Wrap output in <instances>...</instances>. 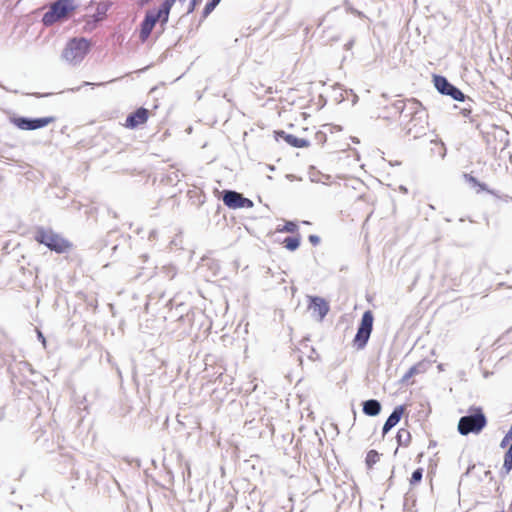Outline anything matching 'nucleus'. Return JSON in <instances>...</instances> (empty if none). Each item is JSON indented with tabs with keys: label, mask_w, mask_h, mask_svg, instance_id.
Instances as JSON below:
<instances>
[{
	"label": "nucleus",
	"mask_w": 512,
	"mask_h": 512,
	"mask_svg": "<svg viewBox=\"0 0 512 512\" xmlns=\"http://www.w3.org/2000/svg\"><path fill=\"white\" fill-rule=\"evenodd\" d=\"M308 128L305 127L302 129V132L293 134L287 133L285 131H275V137L278 140L279 138L283 139L288 145L295 148H307L311 145V140L307 136L306 132Z\"/></svg>",
	"instance_id": "obj_8"
},
{
	"label": "nucleus",
	"mask_w": 512,
	"mask_h": 512,
	"mask_svg": "<svg viewBox=\"0 0 512 512\" xmlns=\"http://www.w3.org/2000/svg\"><path fill=\"white\" fill-rule=\"evenodd\" d=\"M503 468L506 473H509L512 469V443L508 451L505 453Z\"/></svg>",
	"instance_id": "obj_23"
},
{
	"label": "nucleus",
	"mask_w": 512,
	"mask_h": 512,
	"mask_svg": "<svg viewBox=\"0 0 512 512\" xmlns=\"http://www.w3.org/2000/svg\"><path fill=\"white\" fill-rule=\"evenodd\" d=\"M345 5H346V11L348 13H351V14L357 16V17H363L364 16L361 11H359V10L353 8L352 6L348 5L347 2L345 3Z\"/></svg>",
	"instance_id": "obj_25"
},
{
	"label": "nucleus",
	"mask_w": 512,
	"mask_h": 512,
	"mask_svg": "<svg viewBox=\"0 0 512 512\" xmlns=\"http://www.w3.org/2000/svg\"><path fill=\"white\" fill-rule=\"evenodd\" d=\"M434 85L440 93L445 95L449 91L450 87H452V84L445 77L440 75L434 76Z\"/></svg>",
	"instance_id": "obj_16"
},
{
	"label": "nucleus",
	"mask_w": 512,
	"mask_h": 512,
	"mask_svg": "<svg viewBox=\"0 0 512 512\" xmlns=\"http://www.w3.org/2000/svg\"><path fill=\"white\" fill-rule=\"evenodd\" d=\"M139 7H144L149 4L152 0H134Z\"/></svg>",
	"instance_id": "obj_28"
},
{
	"label": "nucleus",
	"mask_w": 512,
	"mask_h": 512,
	"mask_svg": "<svg viewBox=\"0 0 512 512\" xmlns=\"http://www.w3.org/2000/svg\"><path fill=\"white\" fill-rule=\"evenodd\" d=\"M405 407L403 405L397 406L390 414L383 426V434H386L390 429L398 424L402 415L404 414Z\"/></svg>",
	"instance_id": "obj_13"
},
{
	"label": "nucleus",
	"mask_w": 512,
	"mask_h": 512,
	"mask_svg": "<svg viewBox=\"0 0 512 512\" xmlns=\"http://www.w3.org/2000/svg\"><path fill=\"white\" fill-rule=\"evenodd\" d=\"M34 239L47 246L50 250L57 253L67 252L72 248V243L62 235L54 232L52 229L39 227L36 229Z\"/></svg>",
	"instance_id": "obj_3"
},
{
	"label": "nucleus",
	"mask_w": 512,
	"mask_h": 512,
	"mask_svg": "<svg viewBox=\"0 0 512 512\" xmlns=\"http://www.w3.org/2000/svg\"><path fill=\"white\" fill-rule=\"evenodd\" d=\"M410 105L412 115L407 123V132L413 138L417 139L426 135L429 130V116L420 102L413 100L410 102Z\"/></svg>",
	"instance_id": "obj_2"
},
{
	"label": "nucleus",
	"mask_w": 512,
	"mask_h": 512,
	"mask_svg": "<svg viewBox=\"0 0 512 512\" xmlns=\"http://www.w3.org/2000/svg\"><path fill=\"white\" fill-rule=\"evenodd\" d=\"M298 230V225L293 221H286L283 226H277L276 231L283 233H295Z\"/></svg>",
	"instance_id": "obj_19"
},
{
	"label": "nucleus",
	"mask_w": 512,
	"mask_h": 512,
	"mask_svg": "<svg viewBox=\"0 0 512 512\" xmlns=\"http://www.w3.org/2000/svg\"><path fill=\"white\" fill-rule=\"evenodd\" d=\"M309 241L313 244V245H318L319 242H320V238L316 235H310L309 236Z\"/></svg>",
	"instance_id": "obj_27"
},
{
	"label": "nucleus",
	"mask_w": 512,
	"mask_h": 512,
	"mask_svg": "<svg viewBox=\"0 0 512 512\" xmlns=\"http://www.w3.org/2000/svg\"><path fill=\"white\" fill-rule=\"evenodd\" d=\"M75 9L74 0H57L43 16L45 25H52L55 22L66 18Z\"/></svg>",
	"instance_id": "obj_6"
},
{
	"label": "nucleus",
	"mask_w": 512,
	"mask_h": 512,
	"mask_svg": "<svg viewBox=\"0 0 512 512\" xmlns=\"http://www.w3.org/2000/svg\"><path fill=\"white\" fill-rule=\"evenodd\" d=\"M396 439L399 446L408 447L412 441V435L408 429L401 428L397 432Z\"/></svg>",
	"instance_id": "obj_15"
},
{
	"label": "nucleus",
	"mask_w": 512,
	"mask_h": 512,
	"mask_svg": "<svg viewBox=\"0 0 512 512\" xmlns=\"http://www.w3.org/2000/svg\"><path fill=\"white\" fill-rule=\"evenodd\" d=\"M381 405L377 400L371 399L363 403V412L369 416H376L380 413Z\"/></svg>",
	"instance_id": "obj_14"
},
{
	"label": "nucleus",
	"mask_w": 512,
	"mask_h": 512,
	"mask_svg": "<svg viewBox=\"0 0 512 512\" xmlns=\"http://www.w3.org/2000/svg\"><path fill=\"white\" fill-rule=\"evenodd\" d=\"M505 440H506V438L504 440H502V443H501L502 446L505 445Z\"/></svg>",
	"instance_id": "obj_30"
},
{
	"label": "nucleus",
	"mask_w": 512,
	"mask_h": 512,
	"mask_svg": "<svg viewBox=\"0 0 512 512\" xmlns=\"http://www.w3.org/2000/svg\"><path fill=\"white\" fill-rule=\"evenodd\" d=\"M91 47L89 40L81 38L71 39L63 50V58L70 63H78L84 59Z\"/></svg>",
	"instance_id": "obj_5"
},
{
	"label": "nucleus",
	"mask_w": 512,
	"mask_h": 512,
	"mask_svg": "<svg viewBox=\"0 0 512 512\" xmlns=\"http://www.w3.org/2000/svg\"><path fill=\"white\" fill-rule=\"evenodd\" d=\"M176 0H164L158 11L149 10L140 25L139 39L146 42L158 21L167 23L169 13Z\"/></svg>",
	"instance_id": "obj_1"
},
{
	"label": "nucleus",
	"mask_w": 512,
	"mask_h": 512,
	"mask_svg": "<svg viewBox=\"0 0 512 512\" xmlns=\"http://www.w3.org/2000/svg\"><path fill=\"white\" fill-rule=\"evenodd\" d=\"M469 181L473 184V185H477L479 186L482 190H485V185L484 184H481L479 183L474 177H469Z\"/></svg>",
	"instance_id": "obj_26"
},
{
	"label": "nucleus",
	"mask_w": 512,
	"mask_h": 512,
	"mask_svg": "<svg viewBox=\"0 0 512 512\" xmlns=\"http://www.w3.org/2000/svg\"><path fill=\"white\" fill-rule=\"evenodd\" d=\"M399 190H400L402 193H407V192H408L407 188H406V187H404V186H399Z\"/></svg>",
	"instance_id": "obj_29"
},
{
	"label": "nucleus",
	"mask_w": 512,
	"mask_h": 512,
	"mask_svg": "<svg viewBox=\"0 0 512 512\" xmlns=\"http://www.w3.org/2000/svg\"><path fill=\"white\" fill-rule=\"evenodd\" d=\"M446 95L451 96L454 100H457V101H463L464 100V94L462 93V91H460L454 85H452V87H450V89L446 93Z\"/></svg>",
	"instance_id": "obj_24"
},
{
	"label": "nucleus",
	"mask_w": 512,
	"mask_h": 512,
	"mask_svg": "<svg viewBox=\"0 0 512 512\" xmlns=\"http://www.w3.org/2000/svg\"><path fill=\"white\" fill-rule=\"evenodd\" d=\"M373 321V313L370 310L365 311L358 331L353 339V344L358 350H361L366 346L372 332Z\"/></svg>",
	"instance_id": "obj_7"
},
{
	"label": "nucleus",
	"mask_w": 512,
	"mask_h": 512,
	"mask_svg": "<svg viewBox=\"0 0 512 512\" xmlns=\"http://www.w3.org/2000/svg\"><path fill=\"white\" fill-rule=\"evenodd\" d=\"M56 121V117L47 116L37 119H27L24 117H14L11 122L21 130H36L48 126Z\"/></svg>",
	"instance_id": "obj_9"
},
{
	"label": "nucleus",
	"mask_w": 512,
	"mask_h": 512,
	"mask_svg": "<svg viewBox=\"0 0 512 512\" xmlns=\"http://www.w3.org/2000/svg\"><path fill=\"white\" fill-rule=\"evenodd\" d=\"M149 110L143 107L138 108L134 113L130 114L125 121L124 126L129 129H134L143 125L149 119Z\"/></svg>",
	"instance_id": "obj_11"
},
{
	"label": "nucleus",
	"mask_w": 512,
	"mask_h": 512,
	"mask_svg": "<svg viewBox=\"0 0 512 512\" xmlns=\"http://www.w3.org/2000/svg\"><path fill=\"white\" fill-rule=\"evenodd\" d=\"M380 460V454L376 450H370L367 452L365 463L366 466L371 469L373 466L379 462Z\"/></svg>",
	"instance_id": "obj_18"
},
{
	"label": "nucleus",
	"mask_w": 512,
	"mask_h": 512,
	"mask_svg": "<svg viewBox=\"0 0 512 512\" xmlns=\"http://www.w3.org/2000/svg\"><path fill=\"white\" fill-rule=\"evenodd\" d=\"M220 1L221 0H209L202 11V18H207L216 8V6L220 3Z\"/></svg>",
	"instance_id": "obj_21"
},
{
	"label": "nucleus",
	"mask_w": 512,
	"mask_h": 512,
	"mask_svg": "<svg viewBox=\"0 0 512 512\" xmlns=\"http://www.w3.org/2000/svg\"><path fill=\"white\" fill-rule=\"evenodd\" d=\"M308 308L319 320H322L329 311L327 301L321 297H311Z\"/></svg>",
	"instance_id": "obj_12"
},
{
	"label": "nucleus",
	"mask_w": 512,
	"mask_h": 512,
	"mask_svg": "<svg viewBox=\"0 0 512 512\" xmlns=\"http://www.w3.org/2000/svg\"><path fill=\"white\" fill-rule=\"evenodd\" d=\"M509 509L512 511V501H511V504L509 506Z\"/></svg>",
	"instance_id": "obj_31"
},
{
	"label": "nucleus",
	"mask_w": 512,
	"mask_h": 512,
	"mask_svg": "<svg viewBox=\"0 0 512 512\" xmlns=\"http://www.w3.org/2000/svg\"><path fill=\"white\" fill-rule=\"evenodd\" d=\"M423 477V468H417L411 475L409 479V484L411 487L417 486Z\"/></svg>",
	"instance_id": "obj_20"
},
{
	"label": "nucleus",
	"mask_w": 512,
	"mask_h": 512,
	"mask_svg": "<svg viewBox=\"0 0 512 512\" xmlns=\"http://www.w3.org/2000/svg\"><path fill=\"white\" fill-rule=\"evenodd\" d=\"M224 204L231 209L251 208L253 202L235 191H225L223 195Z\"/></svg>",
	"instance_id": "obj_10"
},
{
	"label": "nucleus",
	"mask_w": 512,
	"mask_h": 512,
	"mask_svg": "<svg viewBox=\"0 0 512 512\" xmlns=\"http://www.w3.org/2000/svg\"><path fill=\"white\" fill-rule=\"evenodd\" d=\"M471 414L463 416L458 422V432L466 436L468 434H479L487 425V418L481 407L470 409Z\"/></svg>",
	"instance_id": "obj_4"
},
{
	"label": "nucleus",
	"mask_w": 512,
	"mask_h": 512,
	"mask_svg": "<svg viewBox=\"0 0 512 512\" xmlns=\"http://www.w3.org/2000/svg\"><path fill=\"white\" fill-rule=\"evenodd\" d=\"M220 1L221 0H209L202 11V18H207L216 8V6L220 3Z\"/></svg>",
	"instance_id": "obj_22"
},
{
	"label": "nucleus",
	"mask_w": 512,
	"mask_h": 512,
	"mask_svg": "<svg viewBox=\"0 0 512 512\" xmlns=\"http://www.w3.org/2000/svg\"><path fill=\"white\" fill-rule=\"evenodd\" d=\"M300 236L296 237H287L282 241V245L289 251H295L300 246Z\"/></svg>",
	"instance_id": "obj_17"
}]
</instances>
